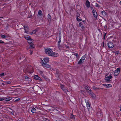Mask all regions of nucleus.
<instances>
[{
    "mask_svg": "<svg viewBox=\"0 0 121 121\" xmlns=\"http://www.w3.org/2000/svg\"><path fill=\"white\" fill-rule=\"evenodd\" d=\"M45 53L49 56L55 57L57 56H58V54L57 53L54 52L50 48H45Z\"/></svg>",
    "mask_w": 121,
    "mask_h": 121,
    "instance_id": "1",
    "label": "nucleus"
},
{
    "mask_svg": "<svg viewBox=\"0 0 121 121\" xmlns=\"http://www.w3.org/2000/svg\"><path fill=\"white\" fill-rule=\"evenodd\" d=\"M112 78V76L111 75L108 76L106 75L105 76V80L107 82H108L111 81V79Z\"/></svg>",
    "mask_w": 121,
    "mask_h": 121,
    "instance_id": "2",
    "label": "nucleus"
},
{
    "mask_svg": "<svg viewBox=\"0 0 121 121\" xmlns=\"http://www.w3.org/2000/svg\"><path fill=\"white\" fill-rule=\"evenodd\" d=\"M86 107L87 108L88 110L89 111V113H93V112L94 110L92 109L91 108L90 105L89 103H87L86 104Z\"/></svg>",
    "mask_w": 121,
    "mask_h": 121,
    "instance_id": "3",
    "label": "nucleus"
},
{
    "mask_svg": "<svg viewBox=\"0 0 121 121\" xmlns=\"http://www.w3.org/2000/svg\"><path fill=\"white\" fill-rule=\"evenodd\" d=\"M42 64L43 66L49 68H51V65L47 64V63L44 62L43 60H42Z\"/></svg>",
    "mask_w": 121,
    "mask_h": 121,
    "instance_id": "4",
    "label": "nucleus"
},
{
    "mask_svg": "<svg viewBox=\"0 0 121 121\" xmlns=\"http://www.w3.org/2000/svg\"><path fill=\"white\" fill-rule=\"evenodd\" d=\"M29 68L27 69V72H29L30 73H32L34 71L33 69V67L30 66H29Z\"/></svg>",
    "mask_w": 121,
    "mask_h": 121,
    "instance_id": "5",
    "label": "nucleus"
},
{
    "mask_svg": "<svg viewBox=\"0 0 121 121\" xmlns=\"http://www.w3.org/2000/svg\"><path fill=\"white\" fill-rule=\"evenodd\" d=\"M120 71V68H117L115 70L114 72V76H117L119 73Z\"/></svg>",
    "mask_w": 121,
    "mask_h": 121,
    "instance_id": "6",
    "label": "nucleus"
},
{
    "mask_svg": "<svg viewBox=\"0 0 121 121\" xmlns=\"http://www.w3.org/2000/svg\"><path fill=\"white\" fill-rule=\"evenodd\" d=\"M108 48H112L114 47L113 44L111 42L108 43Z\"/></svg>",
    "mask_w": 121,
    "mask_h": 121,
    "instance_id": "7",
    "label": "nucleus"
},
{
    "mask_svg": "<svg viewBox=\"0 0 121 121\" xmlns=\"http://www.w3.org/2000/svg\"><path fill=\"white\" fill-rule=\"evenodd\" d=\"M85 5L87 8H89L90 5V4L88 0H87L86 1Z\"/></svg>",
    "mask_w": 121,
    "mask_h": 121,
    "instance_id": "8",
    "label": "nucleus"
},
{
    "mask_svg": "<svg viewBox=\"0 0 121 121\" xmlns=\"http://www.w3.org/2000/svg\"><path fill=\"white\" fill-rule=\"evenodd\" d=\"M92 13L93 14V15L94 17L95 18H97V16H98V14H97V12H96L95 10H94L92 11Z\"/></svg>",
    "mask_w": 121,
    "mask_h": 121,
    "instance_id": "9",
    "label": "nucleus"
},
{
    "mask_svg": "<svg viewBox=\"0 0 121 121\" xmlns=\"http://www.w3.org/2000/svg\"><path fill=\"white\" fill-rule=\"evenodd\" d=\"M60 87L61 88L64 92H66L67 91H68V90L65 89L64 86L62 85H61L60 86Z\"/></svg>",
    "mask_w": 121,
    "mask_h": 121,
    "instance_id": "10",
    "label": "nucleus"
},
{
    "mask_svg": "<svg viewBox=\"0 0 121 121\" xmlns=\"http://www.w3.org/2000/svg\"><path fill=\"white\" fill-rule=\"evenodd\" d=\"M43 60L45 63H47L49 62V58L48 57L44 58Z\"/></svg>",
    "mask_w": 121,
    "mask_h": 121,
    "instance_id": "11",
    "label": "nucleus"
},
{
    "mask_svg": "<svg viewBox=\"0 0 121 121\" xmlns=\"http://www.w3.org/2000/svg\"><path fill=\"white\" fill-rule=\"evenodd\" d=\"M43 16V13L42 11L40 10H39L38 11V16Z\"/></svg>",
    "mask_w": 121,
    "mask_h": 121,
    "instance_id": "12",
    "label": "nucleus"
},
{
    "mask_svg": "<svg viewBox=\"0 0 121 121\" xmlns=\"http://www.w3.org/2000/svg\"><path fill=\"white\" fill-rule=\"evenodd\" d=\"M103 85L106 88H109L111 87L112 86L111 84H103Z\"/></svg>",
    "mask_w": 121,
    "mask_h": 121,
    "instance_id": "13",
    "label": "nucleus"
},
{
    "mask_svg": "<svg viewBox=\"0 0 121 121\" xmlns=\"http://www.w3.org/2000/svg\"><path fill=\"white\" fill-rule=\"evenodd\" d=\"M101 14L102 16L104 17L106 16H107V13L104 11H102Z\"/></svg>",
    "mask_w": 121,
    "mask_h": 121,
    "instance_id": "14",
    "label": "nucleus"
},
{
    "mask_svg": "<svg viewBox=\"0 0 121 121\" xmlns=\"http://www.w3.org/2000/svg\"><path fill=\"white\" fill-rule=\"evenodd\" d=\"M34 78L35 79L39 80H40V78L37 75H35L34 77Z\"/></svg>",
    "mask_w": 121,
    "mask_h": 121,
    "instance_id": "15",
    "label": "nucleus"
},
{
    "mask_svg": "<svg viewBox=\"0 0 121 121\" xmlns=\"http://www.w3.org/2000/svg\"><path fill=\"white\" fill-rule=\"evenodd\" d=\"M33 40L31 38H30L29 40H28V43H30L33 44Z\"/></svg>",
    "mask_w": 121,
    "mask_h": 121,
    "instance_id": "16",
    "label": "nucleus"
},
{
    "mask_svg": "<svg viewBox=\"0 0 121 121\" xmlns=\"http://www.w3.org/2000/svg\"><path fill=\"white\" fill-rule=\"evenodd\" d=\"M31 112L32 113H35L36 112V109L35 108H33L31 110Z\"/></svg>",
    "mask_w": 121,
    "mask_h": 121,
    "instance_id": "17",
    "label": "nucleus"
},
{
    "mask_svg": "<svg viewBox=\"0 0 121 121\" xmlns=\"http://www.w3.org/2000/svg\"><path fill=\"white\" fill-rule=\"evenodd\" d=\"M86 54H85L80 59H81L82 60H83V61H84V60L85 59L86 57Z\"/></svg>",
    "mask_w": 121,
    "mask_h": 121,
    "instance_id": "18",
    "label": "nucleus"
},
{
    "mask_svg": "<svg viewBox=\"0 0 121 121\" xmlns=\"http://www.w3.org/2000/svg\"><path fill=\"white\" fill-rule=\"evenodd\" d=\"M85 89L87 91H89L91 90L90 88L87 86H86L85 87Z\"/></svg>",
    "mask_w": 121,
    "mask_h": 121,
    "instance_id": "19",
    "label": "nucleus"
},
{
    "mask_svg": "<svg viewBox=\"0 0 121 121\" xmlns=\"http://www.w3.org/2000/svg\"><path fill=\"white\" fill-rule=\"evenodd\" d=\"M48 21H50L51 20V16L50 13L48 14Z\"/></svg>",
    "mask_w": 121,
    "mask_h": 121,
    "instance_id": "20",
    "label": "nucleus"
},
{
    "mask_svg": "<svg viewBox=\"0 0 121 121\" xmlns=\"http://www.w3.org/2000/svg\"><path fill=\"white\" fill-rule=\"evenodd\" d=\"M12 99L11 97L7 98L5 99V100L6 101H8L11 100Z\"/></svg>",
    "mask_w": 121,
    "mask_h": 121,
    "instance_id": "21",
    "label": "nucleus"
},
{
    "mask_svg": "<svg viewBox=\"0 0 121 121\" xmlns=\"http://www.w3.org/2000/svg\"><path fill=\"white\" fill-rule=\"evenodd\" d=\"M93 88L94 90H99V88H97L95 86H93Z\"/></svg>",
    "mask_w": 121,
    "mask_h": 121,
    "instance_id": "22",
    "label": "nucleus"
},
{
    "mask_svg": "<svg viewBox=\"0 0 121 121\" xmlns=\"http://www.w3.org/2000/svg\"><path fill=\"white\" fill-rule=\"evenodd\" d=\"M60 43H58V48L59 49H60L61 48H63L60 44Z\"/></svg>",
    "mask_w": 121,
    "mask_h": 121,
    "instance_id": "23",
    "label": "nucleus"
},
{
    "mask_svg": "<svg viewBox=\"0 0 121 121\" xmlns=\"http://www.w3.org/2000/svg\"><path fill=\"white\" fill-rule=\"evenodd\" d=\"M84 61L80 59L79 61L78 62V64H82L83 62Z\"/></svg>",
    "mask_w": 121,
    "mask_h": 121,
    "instance_id": "24",
    "label": "nucleus"
},
{
    "mask_svg": "<svg viewBox=\"0 0 121 121\" xmlns=\"http://www.w3.org/2000/svg\"><path fill=\"white\" fill-rule=\"evenodd\" d=\"M79 26L81 27L83 29L84 28V27L83 26V25L81 24V23H79Z\"/></svg>",
    "mask_w": 121,
    "mask_h": 121,
    "instance_id": "25",
    "label": "nucleus"
},
{
    "mask_svg": "<svg viewBox=\"0 0 121 121\" xmlns=\"http://www.w3.org/2000/svg\"><path fill=\"white\" fill-rule=\"evenodd\" d=\"M25 38L27 40H28L30 38V36H26L25 37Z\"/></svg>",
    "mask_w": 121,
    "mask_h": 121,
    "instance_id": "26",
    "label": "nucleus"
},
{
    "mask_svg": "<svg viewBox=\"0 0 121 121\" xmlns=\"http://www.w3.org/2000/svg\"><path fill=\"white\" fill-rule=\"evenodd\" d=\"M87 92H88L89 94L91 95L93 93L91 91V90L89 91H87Z\"/></svg>",
    "mask_w": 121,
    "mask_h": 121,
    "instance_id": "27",
    "label": "nucleus"
},
{
    "mask_svg": "<svg viewBox=\"0 0 121 121\" xmlns=\"http://www.w3.org/2000/svg\"><path fill=\"white\" fill-rule=\"evenodd\" d=\"M36 31V30H33L32 32L30 33V34L31 35L32 34H35V33Z\"/></svg>",
    "mask_w": 121,
    "mask_h": 121,
    "instance_id": "28",
    "label": "nucleus"
},
{
    "mask_svg": "<svg viewBox=\"0 0 121 121\" xmlns=\"http://www.w3.org/2000/svg\"><path fill=\"white\" fill-rule=\"evenodd\" d=\"M92 98H95V94L93 93H92V94H91V95H90Z\"/></svg>",
    "mask_w": 121,
    "mask_h": 121,
    "instance_id": "29",
    "label": "nucleus"
},
{
    "mask_svg": "<svg viewBox=\"0 0 121 121\" xmlns=\"http://www.w3.org/2000/svg\"><path fill=\"white\" fill-rule=\"evenodd\" d=\"M30 48H34V44H30Z\"/></svg>",
    "mask_w": 121,
    "mask_h": 121,
    "instance_id": "30",
    "label": "nucleus"
},
{
    "mask_svg": "<svg viewBox=\"0 0 121 121\" xmlns=\"http://www.w3.org/2000/svg\"><path fill=\"white\" fill-rule=\"evenodd\" d=\"M70 117L71 118L74 119V116L73 114H71Z\"/></svg>",
    "mask_w": 121,
    "mask_h": 121,
    "instance_id": "31",
    "label": "nucleus"
},
{
    "mask_svg": "<svg viewBox=\"0 0 121 121\" xmlns=\"http://www.w3.org/2000/svg\"><path fill=\"white\" fill-rule=\"evenodd\" d=\"M74 53V55L76 56V57L78 58L79 57V56L78 54L76 53Z\"/></svg>",
    "mask_w": 121,
    "mask_h": 121,
    "instance_id": "32",
    "label": "nucleus"
},
{
    "mask_svg": "<svg viewBox=\"0 0 121 121\" xmlns=\"http://www.w3.org/2000/svg\"><path fill=\"white\" fill-rule=\"evenodd\" d=\"M102 113V111L100 109L99 110L98 112L97 113Z\"/></svg>",
    "mask_w": 121,
    "mask_h": 121,
    "instance_id": "33",
    "label": "nucleus"
},
{
    "mask_svg": "<svg viewBox=\"0 0 121 121\" xmlns=\"http://www.w3.org/2000/svg\"><path fill=\"white\" fill-rule=\"evenodd\" d=\"M28 29V27L27 26H24V29L25 30H27Z\"/></svg>",
    "mask_w": 121,
    "mask_h": 121,
    "instance_id": "34",
    "label": "nucleus"
},
{
    "mask_svg": "<svg viewBox=\"0 0 121 121\" xmlns=\"http://www.w3.org/2000/svg\"><path fill=\"white\" fill-rule=\"evenodd\" d=\"M61 41V38H59V41L58 43H60Z\"/></svg>",
    "mask_w": 121,
    "mask_h": 121,
    "instance_id": "35",
    "label": "nucleus"
},
{
    "mask_svg": "<svg viewBox=\"0 0 121 121\" xmlns=\"http://www.w3.org/2000/svg\"><path fill=\"white\" fill-rule=\"evenodd\" d=\"M4 75H5V74L4 73H1V74H0V77H2L3 76H4Z\"/></svg>",
    "mask_w": 121,
    "mask_h": 121,
    "instance_id": "36",
    "label": "nucleus"
},
{
    "mask_svg": "<svg viewBox=\"0 0 121 121\" xmlns=\"http://www.w3.org/2000/svg\"><path fill=\"white\" fill-rule=\"evenodd\" d=\"M5 83L7 84H10L11 83V82L9 81H6L5 82Z\"/></svg>",
    "mask_w": 121,
    "mask_h": 121,
    "instance_id": "37",
    "label": "nucleus"
},
{
    "mask_svg": "<svg viewBox=\"0 0 121 121\" xmlns=\"http://www.w3.org/2000/svg\"><path fill=\"white\" fill-rule=\"evenodd\" d=\"M106 34H107L106 33H105L104 34V37H103V39H105V37L106 35Z\"/></svg>",
    "mask_w": 121,
    "mask_h": 121,
    "instance_id": "38",
    "label": "nucleus"
},
{
    "mask_svg": "<svg viewBox=\"0 0 121 121\" xmlns=\"http://www.w3.org/2000/svg\"><path fill=\"white\" fill-rule=\"evenodd\" d=\"M1 37L2 38H5L7 37L5 35H2L1 36Z\"/></svg>",
    "mask_w": 121,
    "mask_h": 121,
    "instance_id": "39",
    "label": "nucleus"
},
{
    "mask_svg": "<svg viewBox=\"0 0 121 121\" xmlns=\"http://www.w3.org/2000/svg\"><path fill=\"white\" fill-rule=\"evenodd\" d=\"M77 21H81V19H80L78 17H77Z\"/></svg>",
    "mask_w": 121,
    "mask_h": 121,
    "instance_id": "40",
    "label": "nucleus"
},
{
    "mask_svg": "<svg viewBox=\"0 0 121 121\" xmlns=\"http://www.w3.org/2000/svg\"><path fill=\"white\" fill-rule=\"evenodd\" d=\"M61 38V33H59V38Z\"/></svg>",
    "mask_w": 121,
    "mask_h": 121,
    "instance_id": "41",
    "label": "nucleus"
},
{
    "mask_svg": "<svg viewBox=\"0 0 121 121\" xmlns=\"http://www.w3.org/2000/svg\"><path fill=\"white\" fill-rule=\"evenodd\" d=\"M95 6L96 7H100V6L99 5L97 4L96 3V4L95 5Z\"/></svg>",
    "mask_w": 121,
    "mask_h": 121,
    "instance_id": "42",
    "label": "nucleus"
},
{
    "mask_svg": "<svg viewBox=\"0 0 121 121\" xmlns=\"http://www.w3.org/2000/svg\"><path fill=\"white\" fill-rule=\"evenodd\" d=\"M91 10H92V11L93 10H95V9L92 7H91Z\"/></svg>",
    "mask_w": 121,
    "mask_h": 121,
    "instance_id": "43",
    "label": "nucleus"
},
{
    "mask_svg": "<svg viewBox=\"0 0 121 121\" xmlns=\"http://www.w3.org/2000/svg\"><path fill=\"white\" fill-rule=\"evenodd\" d=\"M85 102L86 103V104H87V103H89L87 100L86 99H85Z\"/></svg>",
    "mask_w": 121,
    "mask_h": 121,
    "instance_id": "44",
    "label": "nucleus"
},
{
    "mask_svg": "<svg viewBox=\"0 0 121 121\" xmlns=\"http://www.w3.org/2000/svg\"><path fill=\"white\" fill-rule=\"evenodd\" d=\"M105 29L106 30H107V26H104Z\"/></svg>",
    "mask_w": 121,
    "mask_h": 121,
    "instance_id": "45",
    "label": "nucleus"
},
{
    "mask_svg": "<svg viewBox=\"0 0 121 121\" xmlns=\"http://www.w3.org/2000/svg\"><path fill=\"white\" fill-rule=\"evenodd\" d=\"M20 98H18V99H16L15 100V101H19L20 100Z\"/></svg>",
    "mask_w": 121,
    "mask_h": 121,
    "instance_id": "46",
    "label": "nucleus"
},
{
    "mask_svg": "<svg viewBox=\"0 0 121 121\" xmlns=\"http://www.w3.org/2000/svg\"><path fill=\"white\" fill-rule=\"evenodd\" d=\"M115 52V54H117V55L119 53V52L118 51L116 52Z\"/></svg>",
    "mask_w": 121,
    "mask_h": 121,
    "instance_id": "47",
    "label": "nucleus"
},
{
    "mask_svg": "<svg viewBox=\"0 0 121 121\" xmlns=\"http://www.w3.org/2000/svg\"><path fill=\"white\" fill-rule=\"evenodd\" d=\"M102 46L103 47H104V42L102 43Z\"/></svg>",
    "mask_w": 121,
    "mask_h": 121,
    "instance_id": "48",
    "label": "nucleus"
},
{
    "mask_svg": "<svg viewBox=\"0 0 121 121\" xmlns=\"http://www.w3.org/2000/svg\"><path fill=\"white\" fill-rule=\"evenodd\" d=\"M4 42L2 40H0V44L3 43Z\"/></svg>",
    "mask_w": 121,
    "mask_h": 121,
    "instance_id": "49",
    "label": "nucleus"
},
{
    "mask_svg": "<svg viewBox=\"0 0 121 121\" xmlns=\"http://www.w3.org/2000/svg\"><path fill=\"white\" fill-rule=\"evenodd\" d=\"M4 100V99L3 98H0V101H2Z\"/></svg>",
    "mask_w": 121,
    "mask_h": 121,
    "instance_id": "50",
    "label": "nucleus"
},
{
    "mask_svg": "<svg viewBox=\"0 0 121 121\" xmlns=\"http://www.w3.org/2000/svg\"><path fill=\"white\" fill-rule=\"evenodd\" d=\"M61 28H60L59 33H61Z\"/></svg>",
    "mask_w": 121,
    "mask_h": 121,
    "instance_id": "51",
    "label": "nucleus"
},
{
    "mask_svg": "<svg viewBox=\"0 0 121 121\" xmlns=\"http://www.w3.org/2000/svg\"><path fill=\"white\" fill-rule=\"evenodd\" d=\"M65 46L66 48H69V46L67 45H65Z\"/></svg>",
    "mask_w": 121,
    "mask_h": 121,
    "instance_id": "52",
    "label": "nucleus"
},
{
    "mask_svg": "<svg viewBox=\"0 0 121 121\" xmlns=\"http://www.w3.org/2000/svg\"><path fill=\"white\" fill-rule=\"evenodd\" d=\"M29 78L28 76H26L25 77V78L26 79H28Z\"/></svg>",
    "mask_w": 121,
    "mask_h": 121,
    "instance_id": "53",
    "label": "nucleus"
},
{
    "mask_svg": "<svg viewBox=\"0 0 121 121\" xmlns=\"http://www.w3.org/2000/svg\"><path fill=\"white\" fill-rule=\"evenodd\" d=\"M32 52H33L32 51H30V55H31L32 54Z\"/></svg>",
    "mask_w": 121,
    "mask_h": 121,
    "instance_id": "54",
    "label": "nucleus"
},
{
    "mask_svg": "<svg viewBox=\"0 0 121 121\" xmlns=\"http://www.w3.org/2000/svg\"><path fill=\"white\" fill-rule=\"evenodd\" d=\"M120 109L121 111V106H120Z\"/></svg>",
    "mask_w": 121,
    "mask_h": 121,
    "instance_id": "55",
    "label": "nucleus"
},
{
    "mask_svg": "<svg viewBox=\"0 0 121 121\" xmlns=\"http://www.w3.org/2000/svg\"><path fill=\"white\" fill-rule=\"evenodd\" d=\"M45 121H49V120L48 119H46Z\"/></svg>",
    "mask_w": 121,
    "mask_h": 121,
    "instance_id": "56",
    "label": "nucleus"
},
{
    "mask_svg": "<svg viewBox=\"0 0 121 121\" xmlns=\"http://www.w3.org/2000/svg\"><path fill=\"white\" fill-rule=\"evenodd\" d=\"M120 3L121 4V1L120 2Z\"/></svg>",
    "mask_w": 121,
    "mask_h": 121,
    "instance_id": "57",
    "label": "nucleus"
},
{
    "mask_svg": "<svg viewBox=\"0 0 121 121\" xmlns=\"http://www.w3.org/2000/svg\"><path fill=\"white\" fill-rule=\"evenodd\" d=\"M23 13V12H22V13H21V14H22Z\"/></svg>",
    "mask_w": 121,
    "mask_h": 121,
    "instance_id": "58",
    "label": "nucleus"
}]
</instances>
